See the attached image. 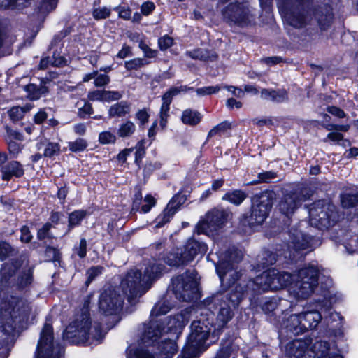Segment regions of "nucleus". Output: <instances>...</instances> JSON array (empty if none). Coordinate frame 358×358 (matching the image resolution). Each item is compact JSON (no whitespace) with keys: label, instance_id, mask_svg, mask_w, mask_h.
<instances>
[{"label":"nucleus","instance_id":"a18cd8bd","mask_svg":"<svg viewBox=\"0 0 358 358\" xmlns=\"http://www.w3.org/2000/svg\"><path fill=\"white\" fill-rule=\"evenodd\" d=\"M279 301L275 297L266 299L262 305V309L266 314L271 313L278 308Z\"/></svg>","mask_w":358,"mask_h":358},{"label":"nucleus","instance_id":"680f3d73","mask_svg":"<svg viewBox=\"0 0 358 358\" xmlns=\"http://www.w3.org/2000/svg\"><path fill=\"white\" fill-rule=\"evenodd\" d=\"M11 252L12 248L8 243L0 241V259L3 260L6 259Z\"/></svg>","mask_w":358,"mask_h":358},{"label":"nucleus","instance_id":"5701e85b","mask_svg":"<svg viewBox=\"0 0 358 358\" xmlns=\"http://www.w3.org/2000/svg\"><path fill=\"white\" fill-rule=\"evenodd\" d=\"M22 265V261L21 259L11 260L9 262L5 263L1 271V281L12 286L15 280H13L12 278Z\"/></svg>","mask_w":358,"mask_h":358},{"label":"nucleus","instance_id":"0e129e2a","mask_svg":"<svg viewBox=\"0 0 358 358\" xmlns=\"http://www.w3.org/2000/svg\"><path fill=\"white\" fill-rule=\"evenodd\" d=\"M8 147L10 154L14 157H15L22 149V145L15 141H10Z\"/></svg>","mask_w":358,"mask_h":358},{"label":"nucleus","instance_id":"2eb2a0df","mask_svg":"<svg viewBox=\"0 0 358 358\" xmlns=\"http://www.w3.org/2000/svg\"><path fill=\"white\" fill-rule=\"evenodd\" d=\"M219 257L220 260L216 266V271L221 281H223L228 273L234 269L232 264L238 263L242 259L243 253L241 250L232 248L224 254L221 253Z\"/></svg>","mask_w":358,"mask_h":358},{"label":"nucleus","instance_id":"69168bd1","mask_svg":"<svg viewBox=\"0 0 358 358\" xmlns=\"http://www.w3.org/2000/svg\"><path fill=\"white\" fill-rule=\"evenodd\" d=\"M187 55L192 59L205 60L208 56L206 52L203 50H195L193 51L187 52Z\"/></svg>","mask_w":358,"mask_h":358},{"label":"nucleus","instance_id":"a878e982","mask_svg":"<svg viewBox=\"0 0 358 358\" xmlns=\"http://www.w3.org/2000/svg\"><path fill=\"white\" fill-rule=\"evenodd\" d=\"M232 317L233 313L229 305L222 307L217 314L215 330L213 334H216V336L219 334Z\"/></svg>","mask_w":358,"mask_h":358},{"label":"nucleus","instance_id":"39448f33","mask_svg":"<svg viewBox=\"0 0 358 358\" xmlns=\"http://www.w3.org/2000/svg\"><path fill=\"white\" fill-rule=\"evenodd\" d=\"M206 320H194L191 324V333L188 337L183 353L186 358H194L204 350V345L209 337L210 327Z\"/></svg>","mask_w":358,"mask_h":358},{"label":"nucleus","instance_id":"423d86ee","mask_svg":"<svg viewBox=\"0 0 358 358\" xmlns=\"http://www.w3.org/2000/svg\"><path fill=\"white\" fill-rule=\"evenodd\" d=\"M250 282L252 287L256 285L258 289L264 292L269 289L278 290L289 285L292 286V275L272 268L264 271Z\"/></svg>","mask_w":358,"mask_h":358},{"label":"nucleus","instance_id":"bb28decb","mask_svg":"<svg viewBox=\"0 0 358 358\" xmlns=\"http://www.w3.org/2000/svg\"><path fill=\"white\" fill-rule=\"evenodd\" d=\"M315 350L317 352L318 358H343L342 356L336 352L335 349L330 347L326 341L317 342L314 345Z\"/></svg>","mask_w":358,"mask_h":358},{"label":"nucleus","instance_id":"3c124183","mask_svg":"<svg viewBox=\"0 0 358 358\" xmlns=\"http://www.w3.org/2000/svg\"><path fill=\"white\" fill-rule=\"evenodd\" d=\"M146 63L144 62L143 59L135 58L134 59L127 61L124 66L127 70H136L143 66Z\"/></svg>","mask_w":358,"mask_h":358},{"label":"nucleus","instance_id":"4d7b16f0","mask_svg":"<svg viewBox=\"0 0 358 358\" xmlns=\"http://www.w3.org/2000/svg\"><path fill=\"white\" fill-rule=\"evenodd\" d=\"M110 78L106 74H99L96 71V76L94 80V85L98 87H104L110 83Z\"/></svg>","mask_w":358,"mask_h":358},{"label":"nucleus","instance_id":"dca6fc26","mask_svg":"<svg viewBox=\"0 0 358 358\" xmlns=\"http://www.w3.org/2000/svg\"><path fill=\"white\" fill-rule=\"evenodd\" d=\"M304 191L302 190L300 192H292L285 194L279 203L280 212L287 216L293 214L301 203L306 201L310 196V194H305Z\"/></svg>","mask_w":358,"mask_h":358},{"label":"nucleus","instance_id":"c85d7f7f","mask_svg":"<svg viewBox=\"0 0 358 358\" xmlns=\"http://www.w3.org/2000/svg\"><path fill=\"white\" fill-rule=\"evenodd\" d=\"M261 98L274 102L280 103L287 99V92L285 90H268L263 89L261 91Z\"/></svg>","mask_w":358,"mask_h":358},{"label":"nucleus","instance_id":"72a5a7b5","mask_svg":"<svg viewBox=\"0 0 358 358\" xmlns=\"http://www.w3.org/2000/svg\"><path fill=\"white\" fill-rule=\"evenodd\" d=\"M27 96L31 100H37L41 95L48 92V87L45 85L37 86L35 84H29L25 86Z\"/></svg>","mask_w":358,"mask_h":358},{"label":"nucleus","instance_id":"79ce46f5","mask_svg":"<svg viewBox=\"0 0 358 358\" xmlns=\"http://www.w3.org/2000/svg\"><path fill=\"white\" fill-rule=\"evenodd\" d=\"M287 350L291 357L301 358L303 355V350L301 348V342L299 341H294L287 344Z\"/></svg>","mask_w":358,"mask_h":358},{"label":"nucleus","instance_id":"6ab92c4d","mask_svg":"<svg viewBox=\"0 0 358 358\" xmlns=\"http://www.w3.org/2000/svg\"><path fill=\"white\" fill-rule=\"evenodd\" d=\"M225 14L234 23L241 26L246 25L250 22V14L244 5H230L225 11Z\"/></svg>","mask_w":358,"mask_h":358},{"label":"nucleus","instance_id":"4be33fe9","mask_svg":"<svg viewBox=\"0 0 358 358\" xmlns=\"http://www.w3.org/2000/svg\"><path fill=\"white\" fill-rule=\"evenodd\" d=\"M179 199L180 196H176L169 201L163 213L160 214L156 220L157 227H161L169 222L170 219L173 217V215L176 213L179 208L180 204V201H178Z\"/></svg>","mask_w":358,"mask_h":358},{"label":"nucleus","instance_id":"b1692460","mask_svg":"<svg viewBox=\"0 0 358 358\" xmlns=\"http://www.w3.org/2000/svg\"><path fill=\"white\" fill-rule=\"evenodd\" d=\"M2 179L9 180L12 177L20 178L24 175L22 165L17 161H12L1 169Z\"/></svg>","mask_w":358,"mask_h":358},{"label":"nucleus","instance_id":"2f4dec72","mask_svg":"<svg viewBox=\"0 0 358 358\" xmlns=\"http://www.w3.org/2000/svg\"><path fill=\"white\" fill-rule=\"evenodd\" d=\"M201 115L196 110L186 109L182 112L181 120L183 124L195 126L200 122Z\"/></svg>","mask_w":358,"mask_h":358},{"label":"nucleus","instance_id":"5fc2aeb1","mask_svg":"<svg viewBox=\"0 0 358 358\" xmlns=\"http://www.w3.org/2000/svg\"><path fill=\"white\" fill-rule=\"evenodd\" d=\"M122 94L118 91L103 90V101H113L120 99Z\"/></svg>","mask_w":358,"mask_h":358},{"label":"nucleus","instance_id":"f257e3e1","mask_svg":"<svg viewBox=\"0 0 358 358\" xmlns=\"http://www.w3.org/2000/svg\"><path fill=\"white\" fill-rule=\"evenodd\" d=\"M92 296L85 299L83 308L76 314L73 320L66 328L64 338L73 343H85L88 340L99 341L103 336L101 326L98 322L92 325L90 314Z\"/></svg>","mask_w":358,"mask_h":358},{"label":"nucleus","instance_id":"58836bf2","mask_svg":"<svg viewBox=\"0 0 358 358\" xmlns=\"http://www.w3.org/2000/svg\"><path fill=\"white\" fill-rule=\"evenodd\" d=\"M85 216L86 212L82 210L71 213L69 215L68 231H69L74 227L79 225Z\"/></svg>","mask_w":358,"mask_h":358},{"label":"nucleus","instance_id":"052dcab7","mask_svg":"<svg viewBox=\"0 0 358 358\" xmlns=\"http://www.w3.org/2000/svg\"><path fill=\"white\" fill-rule=\"evenodd\" d=\"M173 40L171 37L166 35L158 40L159 47L162 50H165L173 45Z\"/></svg>","mask_w":358,"mask_h":358},{"label":"nucleus","instance_id":"7c9ffc66","mask_svg":"<svg viewBox=\"0 0 358 358\" xmlns=\"http://www.w3.org/2000/svg\"><path fill=\"white\" fill-rule=\"evenodd\" d=\"M33 280L32 268H29L23 270L17 279L13 282L12 286L16 287L19 289H22L29 286Z\"/></svg>","mask_w":358,"mask_h":358},{"label":"nucleus","instance_id":"473e14b6","mask_svg":"<svg viewBox=\"0 0 358 358\" xmlns=\"http://www.w3.org/2000/svg\"><path fill=\"white\" fill-rule=\"evenodd\" d=\"M136 126L131 120H126L122 122L117 131V134L120 138L131 137L136 131Z\"/></svg>","mask_w":358,"mask_h":358},{"label":"nucleus","instance_id":"c9c22d12","mask_svg":"<svg viewBox=\"0 0 358 358\" xmlns=\"http://www.w3.org/2000/svg\"><path fill=\"white\" fill-rule=\"evenodd\" d=\"M301 322V313L291 315L287 320L286 327L294 334H299L304 331Z\"/></svg>","mask_w":358,"mask_h":358},{"label":"nucleus","instance_id":"e2e57ef3","mask_svg":"<svg viewBox=\"0 0 358 358\" xmlns=\"http://www.w3.org/2000/svg\"><path fill=\"white\" fill-rule=\"evenodd\" d=\"M103 268L101 266H95L90 268L87 272V282L90 283L92 282L97 275L102 273Z\"/></svg>","mask_w":358,"mask_h":358},{"label":"nucleus","instance_id":"a19ab883","mask_svg":"<svg viewBox=\"0 0 358 358\" xmlns=\"http://www.w3.org/2000/svg\"><path fill=\"white\" fill-rule=\"evenodd\" d=\"M231 129V124L228 121H224L210 130L208 134V138H210L215 135L221 136L226 134L227 131Z\"/></svg>","mask_w":358,"mask_h":358},{"label":"nucleus","instance_id":"9d476101","mask_svg":"<svg viewBox=\"0 0 358 358\" xmlns=\"http://www.w3.org/2000/svg\"><path fill=\"white\" fill-rule=\"evenodd\" d=\"M310 224L320 229L329 228L334 225L337 213L333 205L319 201L309 209Z\"/></svg>","mask_w":358,"mask_h":358},{"label":"nucleus","instance_id":"0eeeda50","mask_svg":"<svg viewBox=\"0 0 358 358\" xmlns=\"http://www.w3.org/2000/svg\"><path fill=\"white\" fill-rule=\"evenodd\" d=\"M63 353V348L54 341L52 326L45 323L38 342L36 358H61Z\"/></svg>","mask_w":358,"mask_h":358},{"label":"nucleus","instance_id":"4468645a","mask_svg":"<svg viewBox=\"0 0 358 358\" xmlns=\"http://www.w3.org/2000/svg\"><path fill=\"white\" fill-rule=\"evenodd\" d=\"M227 220V214L224 210H213L207 213L205 219L199 223V234H210L219 229Z\"/></svg>","mask_w":358,"mask_h":358},{"label":"nucleus","instance_id":"c756f323","mask_svg":"<svg viewBox=\"0 0 358 358\" xmlns=\"http://www.w3.org/2000/svg\"><path fill=\"white\" fill-rule=\"evenodd\" d=\"M131 104L122 101L112 105L108 109V115L110 117H123L130 113Z\"/></svg>","mask_w":358,"mask_h":358},{"label":"nucleus","instance_id":"7ed1b4c3","mask_svg":"<svg viewBox=\"0 0 358 358\" xmlns=\"http://www.w3.org/2000/svg\"><path fill=\"white\" fill-rule=\"evenodd\" d=\"M307 0H292L285 4V18L287 22L297 29L312 24L315 20L322 28L328 27L331 20L332 15L328 10L324 15H320V12L308 8L306 6Z\"/></svg>","mask_w":358,"mask_h":358},{"label":"nucleus","instance_id":"49530a36","mask_svg":"<svg viewBox=\"0 0 358 358\" xmlns=\"http://www.w3.org/2000/svg\"><path fill=\"white\" fill-rule=\"evenodd\" d=\"M127 358H154V357L147 351L129 348L127 351Z\"/></svg>","mask_w":358,"mask_h":358},{"label":"nucleus","instance_id":"37998d69","mask_svg":"<svg viewBox=\"0 0 358 358\" xmlns=\"http://www.w3.org/2000/svg\"><path fill=\"white\" fill-rule=\"evenodd\" d=\"M342 206L350 208L358 204V194H343L341 196Z\"/></svg>","mask_w":358,"mask_h":358},{"label":"nucleus","instance_id":"338daca9","mask_svg":"<svg viewBox=\"0 0 358 358\" xmlns=\"http://www.w3.org/2000/svg\"><path fill=\"white\" fill-rule=\"evenodd\" d=\"M52 59L51 66H52L62 67L66 63V60L64 57L60 56L59 54H56L55 52L53 54Z\"/></svg>","mask_w":358,"mask_h":358},{"label":"nucleus","instance_id":"774afa93","mask_svg":"<svg viewBox=\"0 0 358 358\" xmlns=\"http://www.w3.org/2000/svg\"><path fill=\"white\" fill-rule=\"evenodd\" d=\"M144 201L146 203L142 206L141 210L146 213L149 212L150 208L155 205V200L152 196L148 195L145 197Z\"/></svg>","mask_w":358,"mask_h":358},{"label":"nucleus","instance_id":"412c9836","mask_svg":"<svg viewBox=\"0 0 358 358\" xmlns=\"http://www.w3.org/2000/svg\"><path fill=\"white\" fill-rule=\"evenodd\" d=\"M159 258L171 266L178 267L188 264L182 248H173L166 253H160Z\"/></svg>","mask_w":358,"mask_h":358},{"label":"nucleus","instance_id":"8fccbe9b","mask_svg":"<svg viewBox=\"0 0 358 358\" xmlns=\"http://www.w3.org/2000/svg\"><path fill=\"white\" fill-rule=\"evenodd\" d=\"M221 89L219 85L216 86H208L201 88H198L196 92L199 96L210 95L218 92Z\"/></svg>","mask_w":358,"mask_h":358},{"label":"nucleus","instance_id":"20e7f679","mask_svg":"<svg viewBox=\"0 0 358 358\" xmlns=\"http://www.w3.org/2000/svg\"><path fill=\"white\" fill-rule=\"evenodd\" d=\"M319 271L315 266L304 267L292 275L291 290L299 299L310 296L318 285Z\"/></svg>","mask_w":358,"mask_h":358},{"label":"nucleus","instance_id":"1a4fd4ad","mask_svg":"<svg viewBox=\"0 0 358 358\" xmlns=\"http://www.w3.org/2000/svg\"><path fill=\"white\" fill-rule=\"evenodd\" d=\"M29 312V306L23 300L17 298H12L1 305L2 319L6 320V322L12 329L16 328L17 323L27 320Z\"/></svg>","mask_w":358,"mask_h":358},{"label":"nucleus","instance_id":"f704fd0d","mask_svg":"<svg viewBox=\"0 0 358 358\" xmlns=\"http://www.w3.org/2000/svg\"><path fill=\"white\" fill-rule=\"evenodd\" d=\"M45 145L43 157H53L54 156L59 155L60 153V145L57 143L48 142L45 144L43 142L38 143L36 145L37 148L39 150Z\"/></svg>","mask_w":358,"mask_h":358},{"label":"nucleus","instance_id":"c03bdc74","mask_svg":"<svg viewBox=\"0 0 358 358\" xmlns=\"http://www.w3.org/2000/svg\"><path fill=\"white\" fill-rule=\"evenodd\" d=\"M246 198L245 194L240 190H235L232 192L226 194L223 199L236 205H239Z\"/></svg>","mask_w":358,"mask_h":358},{"label":"nucleus","instance_id":"603ef678","mask_svg":"<svg viewBox=\"0 0 358 358\" xmlns=\"http://www.w3.org/2000/svg\"><path fill=\"white\" fill-rule=\"evenodd\" d=\"M92 15L96 20L105 19L110 16V10L106 7L98 8L93 10Z\"/></svg>","mask_w":358,"mask_h":358},{"label":"nucleus","instance_id":"f03ea898","mask_svg":"<svg viewBox=\"0 0 358 358\" xmlns=\"http://www.w3.org/2000/svg\"><path fill=\"white\" fill-rule=\"evenodd\" d=\"M164 266L152 264L148 266L144 275L140 270L132 268L129 271L120 282V287L129 303H134L149 289L151 282L162 273Z\"/></svg>","mask_w":358,"mask_h":358},{"label":"nucleus","instance_id":"cd10ccee","mask_svg":"<svg viewBox=\"0 0 358 358\" xmlns=\"http://www.w3.org/2000/svg\"><path fill=\"white\" fill-rule=\"evenodd\" d=\"M249 286H251L253 289H255L254 286L252 287L250 282L247 285L239 283L234 287H232L231 290L227 295L229 302L231 303L233 306L238 305Z\"/></svg>","mask_w":358,"mask_h":358},{"label":"nucleus","instance_id":"f3484780","mask_svg":"<svg viewBox=\"0 0 358 358\" xmlns=\"http://www.w3.org/2000/svg\"><path fill=\"white\" fill-rule=\"evenodd\" d=\"M193 90L192 87H187V86L174 87L169 89L162 96V104L160 108V125L165 127L168 117L169 116V111L170 110V105L172 102L173 97L181 92H187V90Z\"/></svg>","mask_w":358,"mask_h":358},{"label":"nucleus","instance_id":"6e6552de","mask_svg":"<svg viewBox=\"0 0 358 358\" xmlns=\"http://www.w3.org/2000/svg\"><path fill=\"white\" fill-rule=\"evenodd\" d=\"M170 310L171 307L166 301L159 302L155 305L150 314L152 320L148 325L145 326L141 336V341L144 344L147 345H154L161 337L164 327L159 322L154 321V317L161 315H165Z\"/></svg>","mask_w":358,"mask_h":358},{"label":"nucleus","instance_id":"de8ad7c7","mask_svg":"<svg viewBox=\"0 0 358 358\" xmlns=\"http://www.w3.org/2000/svg\"><path fill=\"white\" fill-rule=\"evenodd\" d=\"M87 146V141L83 138H78L75 141L70 142L69 147L72 152H81L84 150Z\"/></svg>","mask_w":358,"mask_h":358},{"label":"nucleus","instance_id":"9b49d317","mask_svg":"<svg viewBox=\"0 0 358 358\" xmlns=\"http://www.w3.org/2000/svg\"><path fill=\"white\" fill-rule=\"evenodd\" d=\"M198 282L193 273L185 272L172 280L173 291L176 298L183 301H190L196 298L199 287Z\"/></svg>","mask_w":358,"mask_h":358},{"label":"nucleus","instance_id":"393cba45","mask_svg":"<svg viewBox=\"0 0 358 358\" xmlns=\"http://www.w3.org/2000/svg\"><path fill=\"white\" fill-rule=\"evenodd\" d=\"M301 317L303 331L315 328L322 319L320 313L316 310L301 313Z\"/></svg>","mask_w":358,"mask_h":358},{"label":"nucleus","instance_id":"e433bc0d","mask_svg":"<svg viewBox=\"0 0 358 358\" xmlns=\"http://www.w3.org/2000/svg\"><path fill=\"white\" fill-rule=\"evenodd\" d=\"M159 348L161 352L164 354L166 358H171L178 350V346L176 341L169 339L163 341L160 343Z\"/></svg>","mask_w":358,"mask_h":358},{"label":"nucleus","instance_id":"4c0bfd02","mask_svg":"<svg viewBox=\"0 0 358 358\" xmlns=\"http://www.w3.org/2000/svg\"><path fill=\"white\" fill-rule=\"evenodd\" d=\"M188 322L187 314H178L170 319L169 322V328L179 330L182 329Z\"/></svg>","mask_w":358,"mask_h":358},{"label":"nucleus","instance_id":"aec40b11","mask_svg":"<svg viewBox=\"0 0 358 358\" xmlns=\"http://www.w3.org/2000/svg\"><path fill=\"white\" fill-rule=\"evenodd\" d=\"M185 259L189 264L198 255H203L207 251V245L194 238H189L185 245L182 248Z\"/></svg>","mask_w":358,"mask_h":358},{"label":"nucleus","instance_id":"bf43d9fd","mask_svg":"<svg viewBox=\"0 0 358 358\" xmlns=\"http://www.w3.org/2000/svg\"><path fill=\"white\" fill-rule=\"evenodd\" d=\"M99 141L101 143L107 144L114 143L116 140V137L110 131H103L99 134Z\"/></svg>","mask_w":358,"mask_h":358},{"label":"nucleus","instance_id":"a211bd4d","mask_svg":"<svg viewBox=\"0 0 358 358\" xmlns=\"http://www.w3.org/2000/svg\"><path fill=\"white\" fill-rule=\"evenodd\" d=\"M289 247L295 250H305L309 247L310 238L299 227H292L289 231Z\"/></svg>","mask_w":358,"mask_h":358},{"label":"nucleus","instance_id":"09e8293b","mask_svg":"<svg viewBox=\"0 0 358 358\" xmlns=\"http://www.w3.org/2000/svg\"><path fill=\"white\" fill-rule=\"evenodd\" d=\"M52 228V224L50 223H45L43 225V227L38 231L37 238L39 240H43L45 238H52L53 236L50 233V231Z\"/></svg>","mask_w":358,"mask_h":358},{"label":"nucleus","instance_id":"6e6d98bb","mask_svg":"<svg viewBox=\"0 0 358 358\" xmlns=\"http://www.w3.org/2000/svg\"><path fill=\"white\" fill-rule=\"evenodd\" d=\"M136 119L139 122L140 126H144L148 122L150 115L146 108L138 110L135 115Z\"/></svg>","mask_w":358,"mask_h":358},{"label":"nucleus","instance_id":"13d9d810","mask_svg":"<svg viewBox=\"0 0 358 358\" xmlns=\"http://www.w3.org/2000/svg\"><path fill=\"white\" fill-rule=\"evenodd\" d=\"M57 4V0H43L41 5V11L50 12L54 10Z\"/></svg>","mask_w":358,"mask_h":358},{"label":"nucleus","instance_id":"ea45409f","mask_svg":"<svg viewBox=\"0 0 358 358\" xmlns=\"http://www.w3.org/2000/svg\"><path fill=\"white\" fill-rule=\"evenodd\" d=\"M31 108L30 105H26L24 107L14 106L9 110L8 115L13 122L18 121L22 118L24 113L30 110Z\"/></svg>","mask_w":358,"mask_h":358},{"label":"nucleus","instance_id":"864d4df0","mask_svg":"<svg viewBox=\"0 0 358 358\" xmlns=\"http://www.w3.org/2000/svg\"><path fill=\"white\" fill-rule=\"evenodd\" d=\"M234 354V349L231 344L223 346L218 351L215 358H230Z\"/></svg>","mask_w":358,"mask_h":358},{"label":"nucleus","instance_id":"ddd939ff","mask_svg":"<svg viewBox=\"0 0 358 358\" xmlns=\"http://www.w3.org/2000/svg\"><path fill=\"white\" fill-rule=\"evenodd\" d=\"M123 305V297L116 288L104 289L100 296L99 307L106 315H113L118 313Z\"/></svg>","mask_w":358,"mask_h":358},{"label":"nucleus","instance_id":"f8f14e48","mask_svg":"<svg viewBox=\"0 0 358 358\" xmlns=\"http://www.w3.org/2000/svg\"><path fill=\"white\" fill-rule=\"evenodd\" d=\"M272 206V199L266 193L253 196L250 215L247 220L248 224L251 227L262 224L268 217Z\"/></svg>","mask_w":358,"mask_h":358}]
</instances>
